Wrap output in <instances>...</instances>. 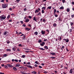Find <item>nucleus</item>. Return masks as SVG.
Listing matches in <instances>:
<instances>
[{
    "label": "nucleus",
    "mask_w": 74,
    "mask_h": 74,
    "mask_svg": "<svg viewBox=\"0 0 74 74\" xmlns=\"http://www.w3.org/2000/svg\"><path fill=\"white\" fill-rule=\"evenodd\" d=\"M5 18H6V16L4 15H3L0 16V18L1 19H5Z\"/></svg>",
    "instance_id": "1"
},
{
    "label": "nucleus",
    "mask_w": 74,
    "mask_h": 74,
    "mask_svg": "<svg viewBox=\"0 0 74 74\" xmlns=\"http://www.w3.org/2000/svg\"><path fill=\"white\" fill-rule=\"evenodd\" d=\"M2 7L3 8H7V7H8V5L6 4H2Z\"/></svg>",
    "instance_id": "2"
},
{
    "label": "nucleus",
    "mask_w": 74,
    "mask_h": 74,
    "mask_svg": "<svg viewBox=\"0 0 74 74\" xmlns=\"http://www.w3.org/2000/svg\"><path fill=\"white\" fill-rule=\"evenodd\" d=\"M7 66L9 67H10L11 68H12V67H14V66L10 64H7Z\"/></svg>",
    "instance_id": "3"
},
{
    "label": "nucleus",
    "mask_w": 74,
    "mask_h": 74,
    "mask_svg": "<svg viewBox=\"0 0 74 74\" xmlns=\"http://www.w3.org/2000/svg\"><path fill=\"white\" fill-rule=\"evenodd\" d=\"M63 40L66 41V42H69V39L68 38H67L66 39H64Z\"/></svg>",
    "instance_id": "4"
},
{
    "label": "nucleus",
    "mask_w": 74,
    "mask_h": 74,
    "mask_svg": "<svg viewBox=\"0 0 74 74\" xmlns=\"http://www.w3.org/2000/svg\"><path fill=\"white\" fill-rule=\"evenodd\" d=\"M64 49V46H62V48L61 47V49H60L61 52H62L63 50V49Z\"/></svg>",
    "instance_id": "5"
},
{
    "label": "nucleus",
    "mask_w": 74,
    "mask_h": 74,
    "mask_svg": "<svg viewBox=\"0 0 74 74\" xmlns=\"http://www.w3.org/2000/svg\"><path fill=\"white\" fill-rule=\"evenodd\" d=\"M40 45L41 46H42V47H44V45H45V42H42V43H40Z\"/></svg>",
    "instance_id": "6"
},
{
    "label": "nucleus",
    "mask_w": 74,
    "mask_h": 74,
    "mask_svg": "<svg viewBox=\"0 0 74 74\" xmlns=\"http://www.w3.org/2000/svg\"><path fill=\"white\" fill-rule=\"evenodd\" d=\"M41 33L42 34H45V31H43V30H42L41 32Z\"/></svg>",
    "instance_id": "7"
},
{
    "label": "nucleus",
    "mask_w": 74,
    "mask_h": 74,
    "mask_svg": "<svg viewBox=\"0 0 74 74\" xmlns=\"http://www.w3.org/2000/svg\"><path fill=\"white\" fill-rule=\"evenodd\" d=\"M70 23L71 25V26H73V25H74V22H70Z\"/></svg>",
    "instance_id": "8"
},
{
    "label": "nucleus",
    "mask_w": 74,
    "mask_h": 74,
    "mask_svg": "<svg viewBox=\"0 0 74 74\" xmlns=\"http://www.w3.org/2000/svg\"><path fill=\"white\" fill-rule=\"evenodd\" d=\"M13 69L14 70V71H17V69H16V67H13Z\"/></svg>",
    "instance_id": "9"
},
{
    "label": "nucleus",
    "mask_w": 74,
    "mask_h": 74,
    "mask_svg": "<svg viewBox=\"0 0 74 74\" xmlns=\"http://www.w3.org/2000/svg\"><path fill=\"white\" fill-rule=\"evenodd\" d=\"M19 66H20V64H17L16 65L15 67H19Z\"/></svg>",
    "instance_id": "10"
},
{
    "label": "nucleus",
    "mask_w": 74,
    "mask_h": 74,
    "mask_svg": "<svg viewBox=\"0 0 74 74\" xmlns=\"http://www.w3.org/2000/svg\"><path fill=\"white\" fill-rule=\"evenodd\" d=\"M60 10H64V7L61 6L59 8Z\"/></svg>",
    "instance_id": "11"
},
{
    "label": "nucleus",
    "mask_w": 74,
    "mask_h": 74,
    "mask_svg": "<svg viewBox=\"0 0 74 74\" xmlns=\"http://www.w3.org/2000/svg\"><path fill=\"white\" fill-rule=\"evenodd\" d=\"M28 68H30V69H33V67L31 65H28Z\"/></svg>",
    "instance_id": "12"
},
{
    "label": "nucleus",
    "mask_w": 74,
    "mask_h": 74,
    "mask_svg": "<svg viewBox=\"0 0 74 74\" xmlns=\"http://www.w3.org/2000/svg\"><path fill=\"white\" fill-rule=\"evenodd\" d=\"M69 73L71 74H72V73H73V69H70Z\"/></svg>",
    "instance_id": "13"
},
{
    "label": "nucleus",
    "mask_w": 74,
    "mask_h": 74,
    "mask_svg": "<svg viewBox=\"0 0 74 74\" xmlns=\"http://www.w3.org/2000/svg\"><path fill=\"white\" fill-rule=\"evenodd\" d=\"M50 54L52 55V56L55 55H56V54H55V53H50Z\"/></svg>",
    "instance_id": "14"
},
{
    "label": "nucleus",
    "mask_w": 74,
    "mask_h": 74,
    "mask_svg": "<svg viewBox=\"0 0 74 74\" xmlns=\"http://www.w3.org/2000/svg\"><path fill=\"white\" fill-rule=\"evenodd\" d=\"M51 8H52V6H49L47 8V10H48V9H49V10H51Z\"/></svg>",
    "instance_id": "15"
},
{
    "label": "nucleus",
    "mask_w": 74,
    "mask_h": 74,
    "mask_svg": "<svg viewBox=\"0 0 74 74\" xmlns=\"http://www.w3.org/2000/svg\"><path fill=\"white\" fill-rule=\"evenodd\" d=\"M39 12L38 10V9H36L35 12V13L36 14V13H38Z\"/></svg>",
    "instance_id": "16"
},
{
    "label": "nucleus",
    "mask_w": 74,
    "mask_h": 74,
    "mask_svg": "<svg viewBox=\"0 0 74 74\" xmlns=\"http://www.w3.org/2000/svg\"><path fill=\"white\" fill-rule=\"evenodd\" d=\"M39 49H40V50L42 51H45V49H43V48H39Z\"/></svg>",
    "instance_id": "17"
},
{
    "label": "nucleus",
    "mask_w": 74,
    "mask_h": 74,
    "mask_svg": "<svg viewBox=\"0 0 74 74\" xmlns=\"http://www.w3.org/2000/svg\"><path fill=\"white\" fill-rule=\"evenodd\" d=\"M42 10H45V9H46V7H42Z\"/></svg>",
    "instance_id": "18"
},
{
    "label": "nucleus",
    "mask_w": 74,
    "mask_h": 74,
    "mask_svg": "<svg viewBox=\"0 0 74 74\" xmlns=\"http://www.w3.org/2000/svg\"><path fill=\"white\" fill-rule=\"evenodd\" d=\"M30 29H31L30 28H25V30H27L28 31H29V30H30Z\"/></svg>",
    "instance_id": "19"
},
{
    "label": "nucleus",
    "mask_w": 74,
    "mask_h": 74,
    "mask_svg": "<svg viewBox=\"0 0 74 74\" xmlns=\"http://www.w3.org/2000/svg\"><path fill=\"white\" fill-rule=\"evenodd\" d=\"M32 74H37V72H36L35 71H34L32 72Z\"/></svg>",
    "instance_id": "20"
},
{
    "label": "nucleus",
    "mask_w": 74,
    "mask_h": 74,
    "mask_svg": "<svg viewBox=\"0 0 74 74\" xmlns=\"http://www.w3.org/2000/svg\"><path fill=\"white\" fill-rule=\"evenodd\" d=\"M51 59H55V57H50Z\"/></svg>",
    "instance_id": "21"
},
{
    "label": "nucleus",
    "mask_w": 74,
    "mask_h": 74,
    "mask_svg": "<svg viewBox=\"0 0 74 74\" xmlns=\"http://www.w3.org/2000/svg\"><path fill=\"white\" fill-rule=\"evenodd\" d=\"M66 11L68 12H69L70 11V9L69 8H68L66 9Z\"/></svg>",
    "instance_id": "22"
},
{
    "label": "nucleus",
    "mask_w": 74,
    "mask_h": 74,
    "mask_svg": "<svg viewBox=\"0 0 74 74\" xmlns=\"http://www.w3.org/2000/svg\"><path fill=\"white\" fill-rule=\"evenodd\" d=\"M56 26H57V25L56 24V23H54L53 24V26L54 27H56Z\"/></svg>",
    "instance_id": "23"
},
{
    "label": "nucleus",
    "mask_w": 74,
    "mask_h": 74,
    "mask_svg": "<svg viewBox=\"0 0 74 74\" xmlns=\"http://www.w3.org/2000/svg\"><path fill=\"white\" fill-rule=\"evenodd\" d=\"M42 42V41L41 39H39L38 41V42L39 43H40V42Z\"/></svg>",
    "instance_id": "24"
},
{
    "label": "nucleus",
    "mask_w": 74,
    "mask_h": 74,
    "mask_svg": "<svg viewBox=\"0 0 74 74\" xmlns=\"http://www.w3.org/2000/svg\"><path fill=\"white\" fill-rule=\"evenodd\" d=\"M46 49H48V47L47 46H45L44 47Z\"/></svg>",
    "instance_id": "25"
},
{
    "label": "nucleus",
    "mask_w": 74,
    "mask_h": 74,
    "mask_svg": "<svg viewBox=\"0 0 74 74\" xmlns=\"http://www.w3.org/2000/svg\"><path fill=\"white\" fill-rule=\"evenodd\" d=\"M10 16H11V15H10V14H9L7 18L8 19H9V18H10Z\"/></svg>",
    "instance_id": "26"
},
{
    "label": "nucleus",
    "mask_w": 74,
    "mask_h": 74,
    "mask_svg": "<svg viewBox=\"0 0 74 74\" xmlns=\"http://www.w3.org/2000/svg\"><path fill=\"white\" fill-rule=\"evenodd\" d=\"M33 20L37 22V21H36V17H34L33 18Z\"/></svg>",
    "instance_id": "27"
},
{
    "label": "nucleus",
    "mask_w": 74,
    "mask_h": 74,
    "mask_svg": "<svg viewBox=\"0 0 74 74\" xmlns=\"http://www.w3.org/2000/svg\"><path fill=\"white\" fill-rule=\"evenodd\" d=\"M16 34H18V36H19V33H18V31H16Z\"/></svg>",
    "instance_id": "28"
},
{
    "label": "nucleus",
    "mask_w": 74,
    "mask_h": 74,
    "mask_svg": "<svg viewBox=\"0 0 74 74\" xmlns=\"http://www.w3.org/2000/svg\"><path fill=\"white\" fill-rule=\"evenodd\" d=\"M7 51H11V50L10 49H6Z\"/></svg>",
    "instance_id": "29"
},
{
    "label": "nucleus",
    "mask_w": 74,
    "mask_h": 74,
    "mask_svg": "<svg viewBox=\"0 0 74 74\" xmlns=\"http://www.w3.org/2000/svg\"><path fill=\"white\" fill-rule=\"evenodd\" d=\"M25 21L26 22H29V19H26L25 20Z\"/></svg>",
    "instance_id": "30"
},
{
    "label": "nucleus",
    "mask_w": 74,
    "mask_h": 74,
    "mask_svg": "<svg viewBox=\"0 0 74 74\" xmlns=\"http://www.w3.org/2000/svg\"><path fill=\"white\" fill-rule=\"evenodd\" d=\"M34 34L35 35H37V34H38V32H34Z\"/></svg>",
    "instance_id": "31"
},
{
    "label": "nucleus",
    "mask_w": 74,
    "mask_h": 74,
    "mask_svg": "<svg viewBox=\"0 0 74 74\" xmlns=\"http://www.w3.org/2000/svg\"><path fill=\"white\" fill-rule=\"evenodd\" d=\"M3 57H6V56H7V54H4L3 55Z\"/></svg>",
    "instance_id": "32"
},
{
    "label": "nucleus",
    "mask_w": 74,
    "mask_h": 74,
    "mask_svg": "<svg viewBox=\"0 0 74 74\" xmlns=\"http://www.w3.org/2000/svg\"><path fill=\"white\" fill-rule=\"evenodd\" d=\"M7 32H5L4 33V35H6L7 34Z\"/></svg>",
    "instance_id": "33"
},
{
    "label": "nucleus",
    "mask_w": 74,
    "mask_h": 74,
    "mask_svg": "<svg viewBox=\"0 0 74 74\" xmlns=\"http://www.w3.org/2000/svg\"><path fill=\"white\" fill-rule=\"evenodd\" d=\"M4 67L5 69H8V66L7 65H5Z\"/></svg>",
    "instance_id": "34"
},
{
    "label": "nucleus",
    "mask_w": 74,
    "mask_h": 74,
    "mask_svg": "<svg viewBox=\"0 0 74 74\" xmlns=\"http://www.w3.org/2000/svg\"><path fill=\"white\" fill-rule=\"evenodd\" d=\"M21 0H16V1L17 3H18L19 2V1H20Z\"/></svg>",
    "instance_id": "35"
},
{
    "label": "nucleus",
    "mask_w": 74,
    "mask_h": 74,
    "mask_svg": "<svg viewBox=\"0 0 74 74\" xmlns=\"http://www.w3.org/2000/svg\"><path fill=\"white\" fill-rule=\"evenodd\" d=\"M12 49L13 50V51H15V49H16L14 47H13L12 48Z\"/></svg>",
    "instance_id": "36"
},
{
    "label": "nucleus",
    "mask_w": 74,
    "mask_h": 74,
    "mask_svg": "<svg viewBox=\"0 0 74 74\" xmlns=\"http://www.w3.org/2000/svg\"><path fill=\"white\" fill-rule=\"evenodd\" d=\"M56 9H55L54 10V13H56Z\"/></svg>",
    "instance_id": "37"
},
{
    "label": "nucleus",
    "mask_w": 74,
    "mask_h": 74,
    "mask_svg": "<svg viewBox=\"0 0 74 74\" xmlns=\"http://www.w3.org/2000/svg\"><path fill=\"white\" fill-rule=\"evenodd\" d=\"M41 12H39V13L37 14V15L38 16H39L40 15H41Z\"/></svg>",
    "instance_id": "38"
},
{
    "label": "nucleus",
    "mask_w": 74,
    "mask_h": 74,
    "mask_svg": "<svg viewBox=\"0 0 74 74\" xmlns=\"http://www.w3.org/2000/svg\"><path fill=\"white\" fill-rule=\"evenodd\" d=\"M42 14H44V10H42Z\"/></svg>",
    "instance_id": "39"
},
{
    "label": "nucleus",
    "mask_w": 74,
    "mask_h": 74,
    "mask_svg": "<svg viewBox=\"0 0 74 74\" xmlns=\"http://www.w3.org/2000/svg\"><path fill=\"white\" fill-rule=\"evenodd\" d=\"M71 17L72 18H73L74 17V14H72L71 15Z\"/></svg>",
    "instance_id": "40"
},
{
    "label": "nucleus",
    "mask_w": 74,
    "mask_h": 74,
    "mask_svg": "<svg viewBox=\"0 0 74 74\" xmlns=\"http://www.w3.org/2000/svg\"><path fill=\"white\" fill-rule=\"evenodd\" d=\"M72 29H69V33H71V32H72Z\"/></svg>",
    "instance_id": "41"
},
{
    "label": "nucleus",
    "mask_w": 74,
    "mask_h": 74,
    "mask_svg": "<svg viewBox=\"0 0 74 74\" xmlns=\"http://www.w3.org/2000/svg\"><path fill=\"white\" fill-rule=\"evenodd\" d=\"M14 62H18V60H15Z\"/></svg>",
    "instance_id": "42"
},
{
    "label": "nucleus",
    "mask_w": 74,
    "mask_h": 74,
    "mask_svg": "<svg viewBox=\"0 0 74 74\" xmlns=\"http://www.w3.org/2000/svg\"><path fill=\"white\" fill-rule=\"evenodd\" d=\"M62 2L63 3H65V0H62Z\"/></svg>",
    "instance_id": "43"
},
{
    "label": "nucleus",
    "mask_w": 74,
    "mask_h": 74,
    "mask_svg": "<svg viewBox=\"0 0 74 74\" xmlns=\"http://www.w3.org/2000/svg\"><path fill=\"white\" fill-rule=\"evenodd\" d=\"M4 1H5V0H2L1 1V2L2 3H4Z\"/></svg>",
    "instance_id": "44"
},
{
    "label": "nucleus",
    "mask_w": 74,
    "mask_h": 74,
    "mask_svg": "<svg viewBox=\"0 0 74 74\" xmlns=\"http://www.w3.org/2000/svg\"><path fill=\"white\" fill-rule=\"evenodd\" d=\"M22 58H25V55H23L22 56Z\"/></svg>",
    "instance_id": "45"
},
{
    "label": "nucleus",
    "mask_w": 74,
    "mask_h": 74,
    "mask_svg": "<svg viewBox=\"0 0 74 74\" xmlns=\"http://www.w3.org/2000/svg\"><path fill=\"white\" fill-rule=\"evenodd\" d=\"M7 44H10V41H7Z\"/></svg>",
    "instance_id": "46"
},
{
    "label": "nucleus",
    "mask_w": 74,
    "mask_h": 74,
    "mask_svg": "<svg viewBox=\"0 0 74 74\" xmlns=\"http://www.w3.org/2000/svg\"><path fill=\"white\" fill-rule=\"evenodd\" d=\"M23 26L24 27H26V25H25V24H24L23 25Z\"/></svg>",
    "instance_id": "47"
},
{
    "label": "nucleus",
    "mask_w": 74,
    "mask_h": 74,
    "mask_svg": "<svg viewBox=\"0 0 74 74\" xmlns=\"http://www.w3.org/2000/svg\"><path fill=\"white\" fill-rule=\"evenodd\" d=\"M9 10L10 11H12V8H10L9 9Z\"/></svg>",
    "instance_id": "48"
},
{
    "label": "nucleus",
    "mask_w": 74,
    "mask_h": 74,
    "mask_svg": "<svg viewBox=\"0 0 74 74\" xmlns=\"http://www.w3.org/2000/svg\"><path fill=\"white\" fill-rule=\"evenodd\" d=\"M46 32H48L49 33V30H48V29L46 30Z\"/></svg>",
    "instance_id": "49"
},
{
    "label": "nucleus",
    "mask_w": 74,
    "mask_h": 74,
    "mask_svg": "<svg viewBox=\"0 0 74 74\" xmlns=\"http://www.w3.org/2000/svg\"><path fill=\"white\" fill-rule=\"evenodd\" d=\"M58 20H59V21H61V22H62V21L61 20V18H59Z\"/></svg>",
    "instance_id": "50"
},
{
    "label": "nucleus",
    "mask_w": 74,
    "mask_h": 74,
    "mask_svg": "<svg viewBox=\"0 0 74 74\" xmlns=\"http://www.w3.org/2000/svg\"><path fill=\"white\" fill-rule=\"evenodd\" d=\"M62 38L61 37H60V38L59 39V40L60 41H61V40H62Z\"/></svg>",
    "instance_id": "51"
},
{
    "label": "nucleus",
    "mask_w": 74,
    "mask_h": 74,
    "mask_svg": "<svg viewBox=\"0 0 74 74\" xmlns=\"http://www.w3.org/2000/svg\"><path fill=\"white\" fill-rule=\"evenodd\" d=\"M20 22L21 24H23V21H21Z\"/></svg>",
    "instance_id": "52"
},
{
    "label": "nucleus",
    "mask_w": 74,
    "mask_h": 74,
    "mask_svg": "<svg viewBox=\"0 0 74 74\" xmlns=\"http://www.w3.org/2000/svg\"><path fill=\"white\" fill-rule=\"evenodd\" d=\"M28 26H29L30 27H31L32 25H31L30 24H29L28 25Z\"/></svg>",
    "instance_id": "53"
},
{
    "label": "nucleus",
    "mask_w": 74,
    "mask_h": 74,
    "mask_svg": "<svg viewBox=\"0 0 74 74\" xmlns=\"http://www.w3.org/2000/svg\"><path fill=\"white\" fill-rule=\"evenodd\" d=\"M35 63L36 64H38V61H36L35 62Z\"/></svg>",
    "instance_id": "54"
},
{
    "label": "nucleus",
    "mask_w": 74,
    "mask_h": 74,
    "mask_svg": "<svg viewBox=\"0 0 74 74\" xmlns=\"http://www.w3.org/2000/svg\"><path fill=\"white\" fill-rule=\"evenodd\" d=\"M22 74H27V73L24 72H22Z\"/></svg>",
    "instance_id": "55"
},
{
    "label": "nucleus",
    "mask_w": 74,
    "mask_h": 74,
    "mask_svg": "<svg viewBox=\"0 0 74 74\" xmlns=\"http://www.w3.org/2000/svg\"><path fill=\"white\" fill-rule=\"evenodd\" d=\"M58 15L57 14L55 15V17H58Z\"/></svg>",
    "instance_id": "56"
},
{
    "label": "nucleus",
    "mask_w": 74,
    "mask_h": 74,
    "mask_svg": "<svg viewBox=\"0 0 74 74\" xmlns=\"http://www.w3.org/2000/svg\"><path fill=\"white\" fill-rule=\"evenodd\" d=\"M18 46L19 47H22V45H21V44H19L18 45Z\"/></svg>",
    "instance_id": "57"
},
{
    "label": "nucleus",
    "mask_w": 74,
    "mask_h": 74,
    "mask_svg": "<svg viewBox=\"0 0 74 74\" xmlns=\"http://www.w3.org/2000/svg\"><path fill=\"white\" fill-rule=\"evenodd\" d=\"M27 10V9L26 8H25L24 9V10L25 11Z\"/></svg>",
    "instance_id": "58"
},
{
    "label": "nucleus",
    "mask_w": 74,
    "mask_h": 74,
    "mask_svg": "<svg viewBox=\"0 0 74 74\" xmlns=\"http://www.w3.org/2000/svg\"><path fill=\"white\" fill-rule=\"evenodd\" d=\"M60 32H63V29H60Z\"/></svg>",
    "instance_id": "59"
},
{
    "label": "nucleus",
    "mask_w": 74,
    "mask_h": 74,
    "mask_svg": "<svg viewBox=\"0 0 74 74\" xmlns=\"http://www.w3.org/2000/svg\"><path fill=\"white\" fill-rule=\"evenodd\" d=\"M27 64H30V62H27Z\"/></svg>",
    "instance_id": "60"
},
{
    "label": "nucleus",
    "mask_w": 74,
    "mask_h": 74,
    "mask_svg": "<svg viewBox=\"0 0 74 74\" xmlns=\"http://www.w3.org/2000/svg\"><path fill=\"white\" fill-rule=\"evenodd\" d=\"M38 10L39 12V11H41V9H40V8H38Z\"/></svg>",
    "instance_id": "61"
},
{
    "label": "nucleus",
    "mask_w": 74,
    "mask_h": 74,
    "mask_svg": "<svg viewBox=\"0 0 74 74\" xmlns=\"http://www.w3.org/2000/svg\"><path fill=\"white\" fill-rule=\"evenodd\" d=\"M72 4H73V5H74V2L73 1L72 2Z\"/></svg>",
    "instance_id": "62"
},
{
    "label": "nucleus",
    "mask_w": 74,
    "mask_h": 74,
    "mask_svg": "<svg viewBox=\"0 0 74 74\" xmlns=\"http://www.w3.org/2000/svg\"><path fill=\"white\" fill-rule=\"evenodd\" d=\"M29 17L30 18V19H31L32 18V16H29Z\"/></svg>",
    "instance_id": "63"
},
{
    "label": "nucleus",
    "mask_w": 74,
    "mask_h": 74,
    "mask_svg": "<svg viewBox=\"0 0 74 74\" xmlns=\"http://www.w3.org/2000/svg\"><path fill=\"white\" fill-rule=\"evenodd\" d=\"M0 74H4V73L0 72Z\"/></svg>",
    "instance_id": "64"
}]
</instances>
